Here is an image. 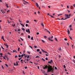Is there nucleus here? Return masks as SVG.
<instances>
[{
    "label": "nucleus",
    "mask_w": 75,
    "mask_h": 75,
    "mask_svg": "<svg viewBox=\"0 0 75 75\" xmlns=\"http://www.w3.org/2000/svg\"><path fill=\"white\" fill-rule=\"evenodd\" d=\"M45 67H44V66L43 67V68L44 69H47L48 68L47 71V72H51L52 71H53L54 70V68H52V66H51L50 65H49L48 67L47 65H44Z\"/></svg>",
    "instance_id": "f257e3e1"
},
{
    "label": "nucleus",
    "mask_w": 75,
    "mask_h": 75,
    "mask_svg": "<svg viewBox=\"0 0 75 75\" xmlns=\"http://www.w3.org/2000/svg\"><path fill=\"white\" fill-rule=\"evenodd\" d=\"M41 50L43 52H45V53H47V54H46V55H45L46 56H48V55H49V54L48 53V52H47L44 51V50H42V49H41Z\"/></svg>",
    "instance_id": "f03ea898"
},
{
    "label": "nucleus",
    "mask_w": 75,
    "mask_h": 75,
    "mask_svg": "<svg viewBox=\"0 0 75 75\" xmlns=\"http://www.w3.org/2000/svg\"><path fill=\"white\" fill-rule=\"evenodd\" d=\"M26 32L27 33H30V29H28V30L27 29H26Z\"/></svg>",
    "instance_id": "7ed1b4c3"
},
{
    "label": "nucleus",
    "mask_w": 75,
    "mask_h": 75,
    "mask_svg": "<svg viewBox=\"0 0 75 75\" xmlns=\"http://www.w3.org/2000/svg\"><path fill=\"white\" fill-rule=\"evenodd\" d=\"M52 60H51L50 61H49L48 63L49 64H51L52 62Z\"/></svg>",
    "instance_id": "20e7f679"
},
{
    "label": "nucleus",
    "mask_w": 75,
    "mask_h": 75,
    "mask_svg": "<svg viewBox=\"0 0 75 75\" xmlns=\"http://www.w3.org/2000/svg\"><path fill=\"white\" fill-rule=\"evenodd\" d=\"M48 39L49 41H53V40H51V38H48Z\"/></svg>",
    "instance_id": "39448f33"
},
{
    "label": "nucleus",
    "mask_w": 75,
    "mask_h": 75,
    "mask_svg": "<svg viewBox=\"0 0 75 75\" xmlns=\"http://www.w3.org/2000/svg\"><path fill=\"white\" fill-rule=\"evenodd\" d=\"M4 45L5 46H6V48H8V45L7 44H4Z\"/></svg>",
    "instance_id": "423d86ee"
},
{
    "label": "nucleus",
    "mask_w": 75,
    "mask_h": 75,
    "mask_svg": "<svg viewBox=\"0 0 75 75\" xmlns=\"http://www.w3.org/2000/svg\"><path fill=\"white\" fill-rule=\"evenodd\" d=\"M65 17H67V18L68 17H69V18H70V17H69V15L68 14H65Z\"/></svg>",
    "instance_id": "0eeeda50"
},
{
    "label": "nucleus",
    "mask_w": 75,
    "mask_h": 75,
    "mask_svg": "<svg viewBox=\"0 0 75 75\" xmlns=\"http://www.w3.org/2000/svg\"><path fill=\"white\" fill-rule=\"evenodd\" d=\"M36 61L38 62H40V59H36Z\"/></svg>",
    "instance_id": "6e6552de"
},
{
    "label": "nucleus",
    "mask_w": 75,
    "mask_h": 75,
    "mask_svg": "<svg viewBox=\"0 0 75 75\" xmlns=\"http://www.w3.org/2000/svg\"><path fill=\"white\" fill-rule=\"evenodd\" d=\"M67 33L68 34H70V32H69V29L67 30Z\"/></svg>",
    "instance_id": "1a4fd4ad"
},
{
    "label": "nucleus",
    "mask_w": 75,
    "mask_h": 75,
    "mask_svg": "<svg viewBox=\"0 0 75 75\" xmlns=\"http://www.w3.org/2000/svg\"><path fill=\"white\" fill-rule=\"evenodd\" d=\"M41 71H42L43 74H45V71H44L43 70H41Z\"/></svg>",
    "instance_id": "9d476101"
},
{
    "label": "nucleus",
    "mask_w": 75,
    "mask_h": 75,
    "mask_svg": "<svg viewBox=\"0 0 75 75\" xmlns=\"http://www.w3.org/2000/svg\"><path fill=\"white\" fill-rule=\"evenodd\" d=\"M36 5L37 7H39V6L38 5V3H36Z\"/></svg>",
    "instance_id": "9b49d317"
},
{
    "label": "nucleus",
    "mask_w": 75,
    "mask_h": 75,
    "mask_svg": "<svg viewBox=\"0 0 75 75\" xmlns=\"http://www.w3.org/2000/svg\"><path fill=\"white\" fill-rule=\"evenodd\" d=\"M0 55H1V56H0V57H3V53H0Z\"/></svg>",
    "instance_id": "f8f14e48"
},
{
    "label": "nucleus",
    "mask_w": 75,
    "mask_h": 75,
    "mask_svg": "<svg viewBox=\"0 0 75 75\" xmlns=\"http://www.w3.org/2000/svg\"><path fill=\"white\" fill-rule=\"evenodd\" d=\"M41 25H42V27H44V24H43V23H41Z\"/></svg>",
    "instance_id": "ddd939ff"
},
{
    "label": "nucleus",
    "mask_w": 75,
    "mask_h": 75,
    "mask_svg": "<svg viewBox=\"0 0 75 75\" xmlns=\"http://www.w3.org/2000/svg\"><path fill=\"white\" fill-rule=\"evenodd\" d=\"M62 15V14H59L58 15V16L59 17V16H61Z\"/></svg>",
    "instance_id": "4468645a"
},
{
    "label": "nucleus",
    "mask_w": 75,
    "mask_h": 75,
    "mask_svg": "<svg viewBox=\"0 0 75 75\" xmlns=\"http://www.w3.org/2000/svg\"><path fill=\"white\" fill-rule=\"evenodd\" d=\"M37 52H38L39 51H40V50L39 49H37L36 50Z\"/></svg>",
    "instance_id": "2eb2a0df"
},
{
    "label": "nucleus",
    "mask_w": 75,
    "mask_h": 75,
    "mask_svg": "<svg viewBox=\"0 0 75 75\" xmlns=\"http://www.w3.org/2000/svg\"><path fill=\"white\" fill-rule=\"evenodd\" d=\"M69 18V17H68V18H64V19L63 20H67V18Z\"/></svg>",
    "instance_id": "dca6fc26"
},
{
    "label": "nucleus",
    "mask_w": 75,
    "mask_h": 75,
    "mask_svg": "<svg viewBox=\"0 0 75 75\" xmlns=\"http://www.w3.org/2000/svg\"><path fill=\"white\" fill-rule=\"evenodd\" d=\"M42 42H43V43H45V41H44V40H41Z\"/></svg>",
    "instance_id": "f3484780"
},
{
    "label": "nucleus",
    "mask_w": 75,
    "mask_h": 75,
    "mask_svg": "<svg viewBox=\"0 0 75 75\" xmlns=\"http://www.w3.org/2000/svg\"><path fill=\"white\" fill-rule=\"evenodd\" d=\"M24 1V2H25V3H26L27 4H28V2L25 1V0H23Z\"/></svg>",
    "instance_id": "a211bd4d"
},
{
    "label": "nucleus",
    "mask_w": 75,
    "mask_h": 75,
    "mask_svg": "<svg viewBox=\"0 0 75 75\" xmlns=\"http://www.w3.org/2000/svg\"><path fill=\"white\" fill-rule=\"evenodd\" d=\"M42 60H43V61H45V60L44 59H43V58H42Z\"/></svg>",
    "instance_id": "6ab92c4d"
},
{
    "label": "nucleus",
    "mask_w": 75,
    "mask_h": 75,
    "mask_svg": "<svg viewBox=\"0 0 75 75\" xmlns=\"http://www.w3.org/2000/svg\"><path fill=\"white\" fill-rule=\"evenodd\" d=\"M21 25H22L23 27H24V25L21 23H20Z\"/></svg>",
    "instance_id": "aec40b11"
},
{
    "label": "nucleus",
    "mask_w": 75,
    "mask_h": 75,
    "mask_svg": "<svg viewBox=\"0 0 75 75\" xmlns=\"http://www.w3.org/2000/svg\"><path fill=\"white\" fill-rule=\"evenodd\" d=\"M47 32L48 33H49V34H50V32L49 31V30H47Z\"/></svg>",
    "instance_id": "412c9836"
},
{
    "label": "nucleus",
    "mask_w": 75,
    "mask_h": 75,
    "mask_svg": "<svg viewBox=\"0 0 75 75\" xmlns=\"http://www.w3.org/2000/svg\"><path fill=\"white\" fill-rule=\"evenodd\" d=\"M16 66H18V62H16Z\"/></svg>",
    "instance_id": "4be33fe9"
},
{
    "label": "nucleus",
    "mask_w": 75,
    "mask_h": 75,
    "mask_svg": "<svg viewBox=\"0 0 75 75\" xmlns=\"http://www.w3.org/2000/svg\"><path fill=\"white\" fill-rule=\"evenodd\" d=\"M55 39L56 41H58V40H57V39L56 38H55Z\"/></svg>",
    "instance_id": "5701e85b"
},
{
    "label": "nucleus",
    "mask_w": 75,
    "mask_h": 75,
    "mask_svg": "<svg viewBox=\"0 0 75 75\" xmlns=\"http://www.w3.org/2000/svg\"><path fill=\"white\" fill-rule=\"evenodd\" d=\"M69 37L70 38V39L72 40V38H71V37H70V36H69Z\"/></svg>",
    "instance_id": "b1692460"
},
{
    "label": "nucleus",
    "mask_w": 75,
    "mask_h": 75,
    "mask_svg": "<svg viewBox=\"0 0 75 75\" xmlns=\"http://www.w3.org/2000/svg\"><path fill=\"white\" fill-rule=\"evenodd\" d=\"M59 51H62V50H61V48L60 47V48L59 49Z\"/></svg>",
    "instance_id": "393cba45"
},
{
    "label": "nucleus",
    "mask_w": 75,
    "mask_h": 75,
    "mask_svg": "<svg viewBox=\"0 0 75 75\" xmlns=\"http://www.w3.org/2000/svg\"><path fill=\"white\" fill-rule=\"evenodd\" d=\"M30 55H28V56L27 58H28V59L29 58V57H30Z\"/></svg>",
    "instance_id": "a878e982"
},
{
    "label": "nucleus",
    "mask_w": 75,
    "mask_h": 75,
    "mask_svg": "<svg viewBox=\"0 0 75 75\" xmlns=\"http://www.w3.org/2000/svg\"><path fill=\"white\" fill-rule=\"evenodd\" d=\"M1 38H2V40H3L4 39V36H2V37Z\"/></svg>",
    "instance_id": "bb28decb"
},
{
    "label": "nucleus",
    "mask_w": 75,
    "mask_h": 75,
    "mask_svg": "<svg viewBox=\"0 0 75 75\" xmlns=\"http://www.w3.org/2000/svg\"><path fill=\"white\" fill-rule=\"evenodd\" d=\"M73 7H73V6H71V7H70V8H71V9H72V8H73Z\"/></svg>",
    "instance_id": "cd10ccee"
},
{
    "label": "nucleus",
    "mask_w": 75,
    "mask_h": 75,
    "mask_svg": "<svg viewBox=\"0 0 75 75\" xmlns=\"http://www.w3.org/2000/svg\"><path fill=\"white\" fill-rule=\"evenodd\" d=\"M22 30H23V31H24V30H25V29H24V28H22Z\"/></svg>",
    "instance_id": "c85d7f7f"
},
{
    "label": "nucleus",
    "mask_w": 75,
    "mask_h": 75,
    "mask_svg": "<svg viewBox=\"0 0 75 75\" xmlns=\"http://www.w3.org/2000/svg\"><path fill=\"white\" fill-rule=\"evenodd\" d=\"M26 23H29V21H27L26 22Z\"/></svg>",
    "instance_id": "c756f323"
},
{
    "label": "nucleus",
    "mask_w": 75,
    "mask_h": 75,
    "mask_svg": "<svg viewBox=\"0 0 75 75\" xmlns=\"http://www.w3.org/2000/svg\"><path fill=\"white\" fill-rule=\"evenodd\" d=\"M31 40H33L34 39H33V37H32L31 38Z\"/></svg>",
    "instance_id": "7c9ffc66"
},
{
    "label": "nucleus",
    "mask_w": 75,
    "mask_h": 75,
    "mask_svg": "<svg viewBox=\"0 0 75 75\" xmlns=\"http://www.w3.org/2000/svg\"><path fill=\"white\" fill-rule=\"evenodd\" d=\"M34 48H37V47L36 46H34Z\"/></svg>",
    "instance_id": "2f4dec72"
},
{
    "label": "nucleus",
    "mask_w": 75,
    "mask_h": 75,
    "mask_svg": "<svg viewBox=\"0 0 75 75\" xmlns=\"http://www.w3.org/2000/svg\"><path fill=\"white\" fill-rule=\"evenodd\" d=\"M30 35H28V38H30Z\"/></svg>",
    "instance_id": "473e14b6"
},
{
    "label": "nucleus",
    "mask_w": 75,
    "mask_h": 75,
    "mask_svg": "<svg viewBox=\"0 0 75 75\" xmlns=\"http://www.w3.org/2000/svg\"><path fill=\"white\" fill-rule=\"evenodd\" d=\"M18 31H21V30L20 29H18Z\"/></svg>",
    "instance_id": "72a5a7b5"
},
{
    "label": "nucleus",
    "mask_w": 75,
    "mask_h": 75,
    "mask_svg": "<svg viewBox=\"0 0 75 75\" xmlns=\"http://www.w3.org/2000/svg\"><path fill=\"white\" fill-rule=\"evenodd\" d=\"M1 48H2V49H3V50H4V49L3 48V47L2 46H1Z\"/></svg>",
    "instance_id": "f704fd0d"
},
{
    "label": "nucleus",
    "mask_w": 75,
    "mask_h": 75,
    "mask_svg": "<svg viewBox=\"0 0 75 75\" xmlns=\"http://www.w3.org/2000/svg\"><path fill=\"white\" fill-rule=\"evenodd\" d=\"M64 40L65 41H67V39L66 38H65L64 39Z\"/></svg>",
    "instance_id": "c9c22d12"
},
{
    "label": "nucleus",
    "mask_w": 75,
    "mask_h": 75,
    "mask_svg": "<svg viewBox=\"0 0 75 75\" xmlns=\"http://www.w3.org/2000/svg\"><path fill=\"white\" fill-rule=\"evenodd\" d=\"M29 47H30V48H31V49H33V47H32L30 46H29Z\"/></svg>",
    "instance_id": "e433bc0d"
},
{
    "label": "nucleus",
    "mask_w": 75,
    "mask_h": 75,
    "mask_svg": "<svg viewBox=\"0 0 75 75\" xmlns=\"http://www.w3.org/2000/svg\"><path fill=\"white\" fill-rule=\"evenodd\" d=\"M22 59V57H21V58H19L18 59L19 60H20V59Z\"/></svg>",
    "instance_id": "4c0bfd02"
},
{
    "label": "nucleus",
    "mask_w": 75,
    "mask_h": 75,
    "mask_svg": "<svg viewBox=\"0 0 75 75\" xmlns=\"http://www.w3.org/2000/svg\"><path fill=\"white\" fill-rule=\"evenodd\" d=\"M47 38V36H44V38Z\"/></svg>",
    "instance_id": "58836bf2"
},
{
    "label": "nucleus",
    "mask_w": 75,
    "mask_h": 75,
    "mask_svg": "<svg viewBox=\"0 0 75 75\" xmlns=\"http://www.w3.org/2000/svg\"><path fill=\"white\" fill-rule=\"evenodd\" d=\"M20 48H18V51H20Z\"/></svg>",
    "instance_id": "ea45409f"
},
{
    "label": "nucleus",
    "mask_w": 75,
    "mask_h": 75,
    "mask_svg": "<svg viewBox=\"0 0 75 75\" xmlns=\"http://www.w3.org/2000/svg\"><path fill=\"white\" fill-rule=\"evenodd\" d=\"M25 26L26 27H28V24H26Z\"/></svg>",
    "instance_id": "a19ab883"
},
{
    "label": "nucleus",
    "mask_w": 75,
    "mask_h": 75,
    "mask_svg": "<svg viewBox=\"0 0 75 75\" xmlns=\"http://www.w3.org/2000/svg\"><path fill=\"white\" fill-rule=\"evenodd\" d=\"M5 65H6V67H8V65H7V64H5Z\"/></svg>",
    "instance_id": "79ce46f5"
},
{
    "label": "nucleus",
    "mask_w": 75,
    "mask_h": 75,
    "mask_svg": "<svg viewBox=\"0 0 75 75\" xmlns=\"http://www.w3.org/2000/svg\"><path fill=\"white\" fill-rule=\"evenodd\" d=\"M27 52L28 53V54H30V52L28 51Z\"/></svg>",
    "instance_id": "37998d69"
},
{
    "label": "nucleus",
    "mask_w": 75,
    "mask_h": 75,
    "mask_svg": "<svg viewBox=\"0 0 75 75\" xmlns=\"http://www.w3.org/2000/svg\"><path fill=\"white\" fill-rule=\"evenodd\" d=\"M21 40L22 41H24V40H23V39H22V38H20Z\"/></svg>",
    "instance_id": "c03bdc74"
},
{
    "label": "nucleus",
    "mask_w": 75,
    "mask_h": 75,
    "mask_svg": "<svg viewBox=\"0 0 75 75\" xmlns=\"http://www.w3.org/2000/svg\"><path fill=\"white\" fill-rule=\"evenodd\" d=\"M44 30H45V31H48L47 29H44Z\"/></svg>",
    "instance_id": "a18cd8bd"
},
{
    "label": "nucleus",
    "mask_w": 75,
    "mask_h": 75,
    "mask_svg": "<svg viewBox=\"0 0 75 75\" xmlns=\"http://www.w3.org/2000/svg\"><path fill=\"white\" fill-rule=\"evenodd\" d=\"M3 58H4V59H6V57H4H4H3Z\"/></svg>",
    "instance_id": "49530a36"
},
{
    "label": "nucleus",
    "mask_w": 75,
    "mask_h": 75,
    "mask_svg": "<svg viewBox=\"0 0 75 75\" xmlns=\"http://www.w3.org/2000/svg\"><path fill=\"white\" fill-rule=\"evenodd\" d=\"M23 56H24V55L23 54L21 55V57H23Z\"/></svg>",
    "instance_id": "de8ad7c7"
},
{
    "label": "nucleus",
    "mask_w": 75,
    "mask_h": 75,
    "mask_svg": "<svg viewBox=\"0 0 75 75\" xmlns=\"http://www.w3.org/2000/svg\"><path fill=\"white\" fill-rule=\"evenodd\" d=\"M71 27H72V25H70V26H69V28H71Z\"/></svg>",
    "instance_id": "09e8293b"
},
{
    "label": "nucleus",
    "mask_w": 75,
    "mask_h": 75,
    "mask_svg": "<svg viewBox=\"0 0 75 75\" xmlns=\"http://www.w3.org/2000/svg\"><path fill=\"white\" fill-rule=\"evenodd\" d=\"M14 65L15 66H16V63H14Z\"/></svg>",
    "instance_id": "8fccbe9b"
},
{
    "label": "nucleus",
    "mask_w": 75,
    "mask_h": 75,
    "mask_svg": "<svg viewBox=\"0 0 75 75\" xmlns=\"http://www.w3.org/2000/svg\"><path fill=\"white\" fill-rule=\"evenodd\" d=\"M38 57V58H40V57L39 56H37L36 57V58H37Z\"/></svg>",
    "instance_id": "3c124183"
},
{
    "label": "nucleus",
    "mask_w": 75,
    "mask_h": 75,
    "mask_svg": "<svg viewBox=\"0 0 75 75\" xmlns=\"http://www.w3.org/2000/svg\"><path fill=\"white\" fill-rule=\"evenodd\" d=\"M39 34V33H38V32H37V35H38Z\"/></svg>",
    "instance_id": "603ef678"
},
{
    "label": "nucleus",
    "mask_w": 75,
    "mask_h": 75,
    "mask_svg": "<svg viewBox=\"0 0 75 75\" xmlns=\"http://www.w3.org/2000/svg\"><path fill=\"white\" fill-rule=\"evenodd\" d=\"M18 57H21V55H18Z\"/></svg>",
    "instance_id": "864d4df0"
},
{
    "label": "nucleus",
    "mask_w": 75,
    "mask_h": 75,
    "mask_svg": "<svg viewBox=\"0 0 75 75\" xmlns=\"http://www.w3.org/2000/svg\"><path fill=\"white\" fill-rule=\"evenodd\" d=\"M63 67H64V68H65L66 67H65V65H63Z\"/></svg>",
    "instance_id": "5fc2aeb1"
},
{
    "label": "nucleus",
    "mask_w": 75,
    "mask_h": 75,
    "mask_svg": "<svg viewBox=\"0 0 75 75\" xmlns=\"http://www.w3.org/2000/svg\"><path fill=\"white\" fill-rule=\"evenodd\" d=\"M39 53L40 54H42V52H39Z\"/></svg>",
    "instance_id": "6e6d98bb"
},
{
    "label": "nucleus",
    "mask_w": 75,
    "mask_h": 75,
    "mask_svg": "<svg viewBox=\"0 0 75 75\" xmlns=\"http://www.w3.org/2000/svg\"><path fill=\"white\" fill-rule=\"evenodd\" d=\"M27 56L26 55H25V58H27Z\"/></svg>",
    "instance_id": "4d7b16f0"
},
{
    "label": "nucleus",
    "mask_w": 75,
    "mask_h": 75,
    "mask_svg": "<svg viewBox=\"0 0 75 75\" xmlns=\"http://www.w3.org/2000/svg\"><path fill=\"white\" fill-rule=\"evenodd\" d=\"M45 59H46V60H47V61L48 60V59L47 58H46Z\"/></svg>",
    "instance_id": "13d9d810"
},
{
    "label": "nucleus",
    "mask_w": 75,
    "mask_h": 75,
    "mask_svg": "<svg viewBox=\"0 0 75 75\" xmlns=\"http://www.w3.org/2000/svg\"><path fill=\"white\" fill-rule=\"evenodd\" d=\"M17 55L15 56V58H17Z\"/></svg>",
    "instance_id": "bf43d9fd"
},
{
    "label": "nucleus",
    "mask_w": 75,
    "mask_h": 75,
    "mask_svg": "<svg viewBox=\"0 0 75 75\" xmlns=\"http://www.w3.org/2000/svg\"><path fill=\"white\" fill-rule=\"evenodd\" d=\"M8 54H9V55H11V54L9 53V52H8Z\"/></svg>",
    "instance_id": "052dcab7"
},
{
    "label": "nucleus",
    "mask_w": 75,
    "mask_h": 75,
    "mask_svg": "<svg viewBox=\"0 0 75 75\" xmlns=\"http://www.w3.org/2000/svg\"><path fill=\"white\" fill-rule=\"evenodd\" d=\"M9 11H10V10H8L7 11V13H8V12H9Z\"/></svg>",
    "instance_id": "680f3d73"
},
{
    "label": "nucleus",
    "mask_w": 75,
    "mask_h": 75,
    "mask_svg": "<svg viewBox=\"0 0 75 75\" xmlns=\"http://www.w3.org/2000/svg\"><path fill=\"white\" fill-rule=\"evenodd\" d=\"M70 30H73V29H72L71 28H70Z\"/></svg>",
    "instance_id": "e2e57ef3"
},
{
    "label": "nucleus",
    "mask_w": 75,
    "mask_h": 75,
    "mask_svg": "<svg viewBox=\"0 0 75 75\" xmlns=\"http://www.w3.org/2000/svg\"><path fill=\"white\" fill-rule=\"evenodd\" d=\"M55 69H57V67H55Z\"/></svg>",
    "instance_id": "0e129e2a"
},
{
    "label": "nucleus",
    "mask_w": 75,
    "mask_h": 75,
    "mask_svg": "<svg viewBox=\"0 0 75 75\" xmlns=\"http://www.w3.org/2000/svg\"><path fill=\"white\" fill-rule=\"evenodd\" d=\"M26 61V62H27V61L28 62V59H27V61Z\"/></svg>",
    "instance_id": "69168bd1"
},
{
    "label": "nucleus",
    "mask_w": 75,
    "mask_h": 75,
    "mask_svg": "<svg viewBox=\"0 0 75 75\" xmlns=\"http://www.w3.org/2000/svg\"><path fill=\"white\" fill-rule=\"evenodd\" d=\"M73 7H75V4L73 5Z\"/></svg>",
    "instance_id": "338daca9"
},
{
    "label": "nucleus",
    "mask_w": 75,
    "mask_h": 75,
    "mask_svg": "<svg viewBox=\"0 0 75 75\" xmlns=\"http://www.w3.org/2000/svg\"><path fill=\"white\" fill-rule=\"evenodd\" d=\"M73 62H74V63H75V60H73Z\"/></svg>",
    "instance_id": "774afa93"
}]
</instances>
